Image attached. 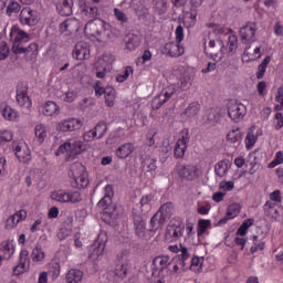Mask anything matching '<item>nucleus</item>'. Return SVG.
I'll use <instances>...</instances> for the list:
<instances>
[{
    "instance_id": "obj_1",
    "label": "nucleus",
    "mask_w": 283,
    "mask_h": 283,
    "mask_svg": "<svg viewBox=\"0 0 283 283\" xmlns=\"http://www.w3.org/2000/svg\"><path fill=\"white\" fill-rule=\"evenodd\" d=\"M203 50L205 54L210 56L216 63H220L224 59L227 49L224 48V42L220 39H212L208 35L203 39Z\"/></svg>"
},
{
    "instance_id": "obj_2",
    "label": "nucleus",
    "mask_w": 283,
    "mask_h": 283,
    "mask_svg": "<svg viewBox=\"0 0 283 283\" xmlns=\"http://www.w3.org/2000/svg\"><path fill=\"white\" fill-rule=\"evenodd\" d=\"M112 198H114V187L106 185L104 187V197L98 201L97 207L111 216V218H117L118 210L116 206L112 205Z\"/></svg>"
},
{
    "instance_id": "obj_3",
    "label": "nucleus",
    "mask_w": 283,
    "mask_h": 283,
    "mask_svg": "<svg viewBox=\"0 0 283 283\" xmlns=\"http://www.w3.org/2000/svg\"><path fill=\"white\" fill-rule=\"evenodd\" d=\"M87 150V144L83 140L77 139H69L64 144H62L57 150L56 156H61V154H69V156H80L83 151Z\"/></svg>"
},
{
    "instance_id": "obj_4",
    "label": "nucleus",
    "mask_w": 283,
    "mask_h": 283,
    "mask_svg": "<svg viewBox=\"0 0 283 283\" xmlns=\"http://www.w3.org/2000/svg\"><path fill=\"white\" fill-rule=\"evenodd\" d=\"M10 39L12 41L13 54H21L23 43L30 41V35L18 25H13L10 31Z\"/></svg>"
},
{
    "instance_id": "obj_5",
    "label": "nucleus",
    "mask_w": 283,
    "mask_h": 283,
    "mask_svg": "<svg viewBox=\"0 0 283 283\" xmlns=\"http://www.w3.org/2000/svg\"><path fill=\"white\" fill-rule=\"evenodd\" d=\"M72 177L74 180V187L77 189H85L90 185V179L87 178V172H85V167L81 164H73L71 167Z\"/></svg>"
},
{
    "instance_id": "obj_6",
    "label": "nucleus",
    "mask_w": 283,
    "mask_h": 283,
    "mask_svg": "<svg viewBox=\"0 0 283 283\" xmlns=\"http://www.w3.org/2000/svg\"><path fill=\"white\" fill-rule=\"evenodd\" d=\"M51 199L55 200V202H71L72 205H76V202L83 200V197H81L80 191L57 190L51 193Z\"/></svg>"
},
{
    "instance_id": "obj_7",
    "label": "nucleus",
    "mask_w": 283,
    "mask_h": 283,
    "mask_svg": "<svg viewBox=\"0 0 283 283\" xmlns=\"http://www.w3.org/2000/svg\"><path fill=\"white\" fill-rule=\"evenodd\" d=\"M228 115L233 123H240L247 116V106L240 102H231L228 106Z\"/></svg>"
},
{
    "instance_id": "obj_8",
    "label": "nucleus",
    "mask_w": 283,
    "mask_h": 283,
    "mask_svg": "<svg viewBox=\"0 0 283 283\" xmlns=\"http://www.w3.org/2000/svg\"><path fill=\"white\" fill-rule=\"evenodd\" d=\"M184 233L185 224L180 221L171 220L166 231V240H169V242H178V239Z\"/></svg>"
},
{
    "instance_id": "obj_9",
    "label": "nucleus",
    "mask_w": 283,
    "mask_h": 283,
    "mask_svg": "<svg viewBox=\"0 0 283 283\" xmlns=\"http://www.w3.org/2000/svg\"><path fill=\"white\" fill-rule=\"evenodd\" d=\"M174 94H176V85L175 84L165 87L160 92V94L153 99V102H151L153 109H160V107H163V105H165V103H167L169 101V98H171V96H174Z\"/></svg>"
},
{
    "instance_id": "obj_10",
    "label": "nucleus",
    "mask_w": 283,
    "mask_h": 283,
    "mask_svg": "<svg viewBox=\"0 0 283 283\" xmlns=\"http://www.w3.org/2000/svg\"><path fill=\"white\" fill-rule=\"evenodd\" d=\"M84 32L86 36H93L98 40L105 32V23L101 20H90L84 28Z\"/></svg>"
},
{
    "instance_id": "obj_11",
    "label": "nucleus",
    "mask_w": 283,
    "mask_h": 283,
    "mask_svg": "<svg viewBox=\"0 0 283 283\" xmlns=\"http://www.w3.org/2000/svg\"><path fill=\"white\" fill-rule=\"evenodd\" d=\"M168 251H170V253H177L180 269H185V266H187V260L191 258V253H189V249H187V247H184L182 244H172L168 245Z\"/></svg>"
},
{
    "instance_id": "obj_12",
    "label": "nucleus",
    "mask_w": 283,
    "mask_h": 283,
    "mask_svg": "<svg viewBox=\"0 0 283 283\" xmlns=\"http://www.w3.org/2000/svg\"><path fill=\"white\" fill-rule=\"evenodd\" d=\"M14 155L20 163L27 164L32 160V151L25 143H13Z\"/></svg>"
},
{
    "instance_id": "obj_13",
    "label": "nucleus",
    "mask_w": 283,
    "mask_h": 283,
    "mask_svg": "<svg viewBox=\"0 0 283 283\" xmlns=\"http://www.w3.org/2000/svg\"><path fill=\"white\" fill-rule=\"evenodd\" d=\"M20 22L22 25H29L32 28L39 23V13L32 10L30 7H25L20 12Z\"/></svg>"
},
{
    "instance_id": "obj_14",
    "label": "nucleus",
    "mask_w": 283,
    "mask_h": 283,
    "mask_svg": "<svg viewBox=\"0 0 283 283\" xmlns=\"http://www.w3.org/2000/svg\"><path fill=\"white\" fill-rule=\"evenodd\" d=\"M80 30L81 21L76 18H69L60 24V32L64 36H70V34H74V32H78Z\"/></svg>"
},
{
    "instance_id": "obj_15",
    "label": "nucleus",
    "mask_w": 283,
    "mask_h": 283,
    "mask_svg": "<svg viewBox=\"0 0 283 283\" xmlns=\"http://www.w3.org/2000/svg\"><path fill=\"white\" fill-rule=\"evenodd\" d=\"M255 32H258V24L255 22H248L240 29V36L243 43H253L255 41Z\"/></svg>"
},
{
    "instance_id": "obj_16",
    "label": "nucleus",
    "mask_w": 283,
    "mask_h": 283,
    "mask_svg": "<svg viewBox=\"0 0 283 283\" xmlns=\"http://www.w3.org/2000/svg\"><path fill=\"white\" fill-rule=\"evenodd\" d=\"M25 271H30V252L28 250H21L19 264L13 268V275H23Z\"/></svg>"
},
{
    "instance_id": "obj_17",
    "label": "nucleus",
    "mask_w": 283,
    "mask_h": 283,
    "mask_svg": "<svg viewBox=\"0 0 283 283\" xmlns=\"http://www.w3.org/2000/svg\"><path fill=\"white\" fill-rule=\"evenodd\" d=\"M177 174L181 180H196L198 178V167L195 165H179Z\"/></svg>"
},
{
    "instance_id": "obj_18",
    "label": "nucleus",
    "mask_w": 283,
    "mask_h": 283,
    "mask_svg": "<svg viewBox=\"0 0 283 283\" xmlns=\"http://www.w3.org/2000/svg\"><path fill=\"white\" fill-rule=\"evenodd\" d=\"M17 103L21 109L30 112L32 108V99H30V96H28V87L19 86L17 88Z\"/></svg>"
},
{
    "instance_id": "obj_19",
    "label": "nucleus",
    "mask_w": 283,
    "mask_h": 283,
    "mask_svg": "<svg viewBox=\"0 0 283 283\" xmlns=\"http://www.w3.org/2000/svg\"><path fill=\"white\" fill-rule=\"evenodd\" d=\"M83 127V122L78 118H67L64 120H61L57 124V132H76V129H81Z\"/></svg>"
},
{
    "instance_id": "obj_20",
    "label": "nucleus",
    "mask_w": 283,
    "mask_h": 283,
    "mask_svg": "<svg viewBox=\"0 0 283 283\" xmlns=\"http://www.w3.org/2000/svg\"><path fill=\"white\" fill-rule=\"evenodd\" d=\"M90 43L80 41L73 49V57L77 61H85L90 59Z\"/></svg>"
},
{
    "instance_id": "obj_21",
    "label": "nucleus",
    "mask_w": 283,
    "mask_h": 283,
    "mask_svg": "<svg viewBox=\"0 0 283 283\" xmlns=\"http://www.w3.org/2000/svg\"><path fill=\"white\" fill-rule=\"evenodd\" d=\"M28 218V211L20 210L15 212L13 216L9 217L6 222V229L8 231L15 229L19 222H23Z\"/></svg>"
},
{
    "instance_id": "obj_22",
    "label": "nucleus",
    "mask_w": 283,
    "mask_h": 283,
    "mask_svg": "<svg viewBox=\"0 0 283 283\" xmlns=\"http://www.w3.org/2000/svg\"><path fill=\"white\" fill-rule=\"evenodd\" d=\"M170 264L171 259L169 256H156L151 264L153 273H163L164 269H167Z\"/></svg>"
},
{
    "instance_id": "obj_23",
    "label": "nucleus",
    "mask_w": 283,
    "mask_h": 283,
    "mask_svg": "<svg viewBox=\"0 0 283 283\" xmlns=\"http://www.w3.org/2000/svg\"><path fill=\"white\" fill-rule=\"evenodd\" d=\"M74 6V0H59L55 3L56 11L61 17H70L72 14V8Z\"/></svg>"
},
{
    "instance_id": "obj_24",
    "label": "nucleus",
    "mask_w": 283,
    "mask_h": 283,
    "mask_svg": "<svg viewBox=\"0 0 283 283\" xmlns=\"http://www.w3.org/2000/svg\"><path fill=\"white\" fill-rule=\"evenodd\" d=\"M240 211H242V207L240 206V203H231L228 207L226 217H223L219 221V224H227L229 220H233V218H238V216L240 214Z\"/></svg>"
},
{
    "instance_id": "obj_25",
    "label": "nucleus",
    "mask_w": 283,
    "mask_h": 283,
    "mask_svg": "<svg viewBox=\"0 0 283 283\" xmlns=\"http://www.w3.org/2000/svg\"><path fill=\"white\" fill-rule=\"evenodd\" d=\"M133 222L136 235H138V238H145L147 223L143 220V217H140V214H134Z\"/></svg>"
},
{
    "instance_id": "obj_26",
    "label": "nucleus",
    "mask_w": 283,
    "mask_h": 283,
    "mask_svg": "<svg viewBox=\"0 0 283 283\" xmlns=\"http://www.w3.org/2000/svg\"><path fill=\"white\" fill-rule=\"evenodd\" d=\"M124 43H125V50L128 52H134L138 45H140V38L136 34L128 33L124 38Z\"/></svg>"
},
{
    "instance_id": "obj_27",
    "label": "nucleus",
    "mask_w": 283,
    "mask_h": 283,
    "mask_svg": "<svg viewBox=\"0 0 283 283\" xmlns=\"http://www.w3.org/2000/svg\"><path fill=\"white\" fill-rule=\"evenodd\" d=\"M99 63L104 66L102 71H98V69H96V76L97 78H104L106 76L105 70H107V65H112V63H114V55L109 53L103 54L102 59H99Z\"/></svg>"
},
{
    "instance_id": "obj_28",
    "label": "nucleus",
    "mask_w": 283,
    "mask_h": 283,
    "mask_svg": "<svg viewBox=\"0 0 283 283\" xmlns=\"http://www.w3.org/2000/svg\"><path fill=\"white\" fill-rule=\"evenodd\" d=\"M139 160L142 163V167L146 171H156L158 169V166L156 165V158H153L151 156L144 154L139 157Z\"/></svg>"
},
{
    "instance_id": "obj_29",
    "label": "nucleus",
    "mask_w": 283,
    "mask_h": 283,
    "mask_svg": "<svg viewBox=\"0 0 283 283\" xmlns=\"http://www.w3.org/2000/svg\"><path fill=\"white\" fill-rule=\"evenodd\" d=\"M169 56H182L185 54V48L180 45V42H169L165 45Z\"/></svg>"
},
{
    "instance_id": "obj_30",
    "label": "nucleus",
    "mask_w": 283,
    "mask_h": 283,
    "mask_svg": "<svg viewBox=\"0 0 283 283\" xmlns=\"http://www.w3.org/2000/svg\"><path fill=\"white\" fill-rule=\"evenodd\" d=\"M134 149H135L134 144L126 143L117 148L116 156L117 158H122V159L129 158V156L134 154Z\"/></svg>"
},
{
    "instance_id": "obj_31",
    "label": "nucleus",
    "mask_w": 283,
    "mask_h": 283,
    "mask_svg": "<svg viewBox=\"0 0 283 283\" xmlns=\"http://www.w3.org/2000/svg\"><path fill=\"white\" fill-rule=\"evenodd\" d=\"M1 116H2V118H4V120H10V122L19 120V112L17 109L12 108V106L6 105L1 109Z\"/></svg>"
},
{
    "instance_id": "obj_32",
    "label": "nucleus",
    "mask_w": 283,
    "mask_h": 283,
    "mask_svg": "<svg viewBox=\"0 0 283 283\" xmlns=\"http://www.w3.org/2000/svg\"><path fill=\"white\" fill-rule=\"evenodd\" d=\"M214 174L218 178H224L229 174V159H222L214 165Z\"/></svg>"
},
{
    "instance_id": "obj_33",
    "label": "nucleus",
    "mask_w": 283,
    "mask_h": 283,
    "mask_svg": "<svg viewBox=\"0 0 283 283\" xmlns=\"http://www.w3.org/2000/svg\"><path fill=\"white\" fill-rule=\"evenodd\" d=\"M83 271L71 269L65 275L66 283H81L83 282Z\"/></svg>"
},
{
    "instance_id": "obj_34",
    "label": "nucleus",
    "mask_w": 283,
    "mask_h": 283,
    "mask_svg": "<svg viewBox=\"0 0 283 283\" xmlns=\"http://www.w3.org/2000/svg\"><path fill=\"white\" fill-rule=\"evenodd\" d=\"M157 213L166 221L169 220L174 214V203L171 202L164 203L160 207V209L157 211Z\"/></svg>"
},
{
    "instance_id": "obj_35",
    "label": "nucleus",
    "mask_w": 283,
    "mask_h": 283,
    "mask_svg": "<svg viewBox=\"0 0 283 283\" xmlns=\"http://www.w3.org/2000/svg\"><path fill=\"white\" fill-rule=\"evenodd\" d=\"M35 132V138L39 145H43L45 142V138H48V128L43 124H39L34 128Z\"/></svg>"
},
{
    "instance_id": "obj_36",
    "label": "nucleus",
    "mask_w": 283,
    "mask_h": 283,
    "mask_svg": "<svg viewBox=\"0 0 283 283\" xmlns=\"http://www.w3.org/2000/svg\"><path fill=\"white\" fill-rule=\"evenodd\" d=\"M165 222H167L160 214H158V212H156L151 219H150V228L149 231L156 232L158 231V229H160L163 227V224H165Z\"/></svg>"
},
{
    "instance_id": "obj_37",
    "label": "nucleus",
    "mask_w": 283,
    "mask_h": 283,
    "mask_svg": "<svg viewBox=\"0 0 283 283\" xmlns=\"http://www.w3.org/2000/svg\"><path fill=\"white\" fill-rule=\"evenodd\" d=\"M127 270L128 265L127 263H119L115 266V270L113 271L115 280H125L127 277Z\"/></svg>"
},
{
    "instance_id": "obj_38",
    "label": "nucleus",
    "mask_w": 283,
    "mask_h": 283,
    "mask_svg": "<svg viewBox=\"0 0 283 283\" xmlns=\"http://www.w3.org/2000/svg\"><path fill=\"white\" fill-rule=\"evenodd\" d=\"M82 14L84 19H91V21H96V18L98 17V8H96L95 6H85L82 10Z\"/></svg>"
},
{
    "instance_id": "obj_39",
    "label": "nucleus",
    "mask_w": 283,
    "mask_h": 283,
    "mask_svg": "<svg viewBox=\"0 0 283 283\" xmlns=\"http://www.w3.org/2000/svg\"><path fill=\"white\" fill-rule=\"evenodd\" d=\"M57 96L61 101H64L65 103H74L76 101V97L78 96V93L74 90H69L66 92H59Z\"/></svg>"
},
{
    "instance_id": "obj_40",
    "label": "nucleus",
    "mask_w": 283,
    "mask_h": 283,
    "mask_svg": "<svg viewBox=\"0 0 283 283\" xmlns=\"http://www.w3.org/2000/svg\"><path fill=\"white\" fill-rule=\"evenodd\" d=\"M105 252V241H99L94 244L93 251L90 255L92 260H98L101 255Z\"/></svg>"
},
{
    "instance_id": "obj_41",
    "label": "nucleus",
    "mask_w": 283,
    "mask_h": 283,
    "mask_svg": "<svg viewBox=\"0 0 283 283\" xmlns=\"http://www.w3.org/2000/svg\"><path fill=\"white\" fill-rule=\"evenodd\" d=\"M198 112H200V104L198 102H192L185 109L184 115L187 116V118H195V116H198Z\"/></svg>"
},
{
    "instance_id": "obj_42",
    "label": "nucleus",
    "mask_w": 283,
    "mask_h": 283,
    "mask_svg": "<svg viewBox=\"0 0 283 283\" xmlns=\"http://www.w3.org/2000/svg\"><path fill=\"white\" fill-rule=\"evenodd\" d=\"M270 63H271V55H268L259 65L258 72H256V78H259V81L264 78V74H266V69L269 67Z\"/></svg>"
},
{
    "instance_id": "obj_43",
    "label": "nucleus",
    "mask_w": 283,
    "mask_h": 283,
    "mask_svg": "<svg viewBox=\"0 0 283 283\" xmlns=\"http://www.w3.org/2000/svg\"><path fill=\"white\" fill-rule=\"evenodd\" d=\"M263 211L268 218H275L277 216L279 211L275 207V203L272 201H266L263 206Z\"/></svg>"
},
{
    "instance_id": "obj_44",
    "label": "nucleus",
    "mask_w": 283,
    "mask_h": 283,
    "mask_svg": "<svg viewBox=\"0 0 283 283\" xmlns=\"http://www.w3.org/2000/svg\"><path fill=\"white\" fill-rule=\"evenodd\" d=\"M43 114L44 116H54V114H59V105L52 101L46 102L44 105Z\"/></svg>"
},
{
    "instance_id": "obj_45",
    "label": "nucleus",
    "mask_w": 283,
    "mask_h": 283,
    "mask_svg": "<svg viewBox=\"0 0 283 283\" xmlns=\"http://www.w3.org/2000/svg\"><path fill=\"white\" fill-rule=\"evenodd\" d=\"M253 243L250 249V253H258V251H264V240L260 239L258 235L252 237Z\"/></svg>"
},
{
    "instance_id": "obj_46",
    "label": "nucleus",
    "mask_w": 283,
    "mask_h": 283,
    "mask_svg": "<svg viewBox=\"0 0 283 283\" xmlns=\"http://www.w3.org/2000/svg\"><path fill=\"white\" fill-rule=\"evenodd\" d=\"M242 130L240 128H233L227 135L228 143H240L242 140Z\"/></svg>"
},
{
    "instance_id": "obj_47",
    "label": "nucleus",
    "mask_w": 283,
    "mask_h": 283,
    "mask_svg": "<svg viewBox=\"0 0 283 283\" xmlns=\"http://www.w3.org/2000/svg\"><path fill=\"white\" fill-rule=\"evenodd\" d=\"M32 262H43L45 260V252L41 245H36L31 253Z\"/></svg>"
},
{
    "instance_id": "obj_48",
    "label": "nucleus",
    "mask_w": 283,
    "mask_h": 283,
    "mask_svg": "<svg viewBox=\"0 0 283 283\" xmlns=\"http://www.w3.org/2000/svg\"><path fill=\"white\" fill-rule=\"evenodd\" d=\"M104 97L107 107H114V101L116 99V90L107 87Z\"/></svg>"
},
{
    "instance_id": "obj_49",
    "label": "nucleus",
    "mask_w": 283,
    "mask_h": 283,
    "mask_svg": "<svg viewBox=\"0 0 283 283\" xmlns=\"http://www.w3.org/2000/svg\"><path fill=\"white\" fill-rule=\"evenodd\" d=\"M255 143H258V136H255V134L253 133V128H251L245 136L247 149H253Z\"/></svg>"
},
{
    "instance_id": "obj_50",
    "label": "nucleus",
    "mask_w": 283,
    "mask_h": 283,
    "mask_svg": "<svg viewBox=\"0 0 283 283\" xmlns=\"http://www.w3.org/2000/svg\"><path fill=\"white\" fill-rule=\"evenodd\" d=\"M228 52L229 54H234L235 50H238V35L230 34L228 36Z\"/></svg>"
},
{
    "instance_id": "obj_51",
    "label": "nucleus",
    "mask_w": 283,
    "mask_h": 283,
    "mask_svg": "<svg viewBox=\"0 0 283 283\" xmlns=\"http://www.w3.org/2000/svg\"><path fill=\"white\" fill-rule=\"evenodd\" d=\"M178 85L182 92H187V90L191 87V76L189 74H185L179 78Z\"/></svg>"
},
{
    "instance_id": "obj_52",
    "label": "nucleus",
    "mask_w": 283,
    "mask_h": 283,
    "mask_svg": "<svg viewBox=\"0 0 283 283\" xmlns=\"http://www.w3.org/2000/svg\"><path fill=\"white\" fill-rule=\"evenodd\" d=\"M171 144H169V139H164L161 143V146L159 148V151L164 158H169L171 156Z\"/></svg>"
},
{
    "instance_id": "obj_53",
    "label": "nucleus",
    "mask_w": 283,
    "mask_h": 283,
    "mask_svg": "<svg viewBox=\"0 0 283 283\" xmlns=\"http://www.w3.org/2000/svg\"><path fill=\"white\" fill-rule=\"evenodd\" d=\"M93 130L95 132L97 139H101L105 136V132H107V124L105 122H99L95 125Z\"/></svg>"
},
{
    "instance_id": "obj_54",
    "label": "nucleus",
    "mask_w": 283,
    "mask_h": 283,
    "mask_svg": "<svg viewBox=\"0 0 283 283\" xmlns=\"http://www.w3.org/2000/svg\"><path fill=\"white\" fill-rule=\"evenodd\" d=\"M198 227L199 229H198L197 235L200 238V235H205V232L207 231V229L211 227V220L201 219L199 220Z\"/></svg>"
},
{
    "instance_id": "obj_55",
    "label": "nucleus",
    "mask_w": 283,
    "mask_h": 283,
    "mask_svg": "<svg viewBox=\"0 0 283 283\" xmlns=\"http://www.w3.org/2000/svg\"><path fill=\"white\" fill-rule=\"evenodd\" d=\"M14 138V133L12 130H0V145H3V143H10Z\"/></svg>"
},
{
    "instance_id": "obj_56",
    "label": "nucleus",
    "mask_w": 283,
    "mask_h": 283,
    "mask_svg": "<svg viewBox=\"0 0 283 283\" xmlns=\"http://www.w3.org/2000/svg\"><path fill=\"white\" fill-rule=\"evenodd\" d=\"M20 54H39V44L33 42L28 48L22 46Z\"/></svg>"
},
{
    "instance_id": "obj_57",
    "label": "nucleus",
    "mask_w": 283,
    "mask_h": 283,
    "mask_svg": "<svg viewBox=\"0 0 283 283\" xmlns=\"http://www.w3.org/2000/svg\"><path fill=\"white\" fill-rule=\"evenodd\" d=\"M132 74H134V69L132 66H126L124 74L117 75L116 77L117 83H125V81L129 78Z\"/></svg>"
},
{
    "instance_id": "obj_58",
    "label": "nucleus",
    "mask_w": 283,
    "mask_h": 283,
    "mask_svg": "<svg viewBox=\"0 0 283 283\" xmlns=\"http://www.w3.org/2000/svg\"><path fill=\"white\" fill-rule=\"evenodd\" d=\"M277 165H283V153L277 151L274 159L268 165L269 169H275Z\"/></svg>"
},
{
    "instance_id": "obj_59",
    "label": "nucleus",
    "mask_w": 283,
    "mask_h": 283,
    "mask_svg": "<svg viewBox=\"0 0 283 283\" xmlns=\"http://www.w3.org/2000/svg\"><path fill=\"white\" fill-rule=\"evenodd\" d=\"M191 136L189 135V130L187 128H184L179 134V139L177 140L178 144L182 143V145H189Z\"/></svg>"
},
{
    "instance_id": "obj_60",
    "label": "nucleus",
    "mask_w": 283,
    "mask_h": 283,
    "mask_svg": "<svg viewBox=\"0 0 283 283\" xmlns=\"http://www.w3.org/2000/svg\"><path fill=\"white\" fill-rule=\"evenodd\" d=\"M185 151H187V146L182 143H176L175 146V157L176 158H184L185 157Z\"/></svg>"
},
{
    "instance_id": "obj_61",
    "label": "nucleus",
    "mask_w": 283,
    "mask_h": 283,
    "mask_svg": "<svg viewBox=\"0 0 283 283\" xmlns=\"http://www.w3.org/2000/svg\"><path fill=\"white\" fill-rule=\"evenodd\" d=\"M220 111L218 108H211L208 112V120L209 123H218L220 120Z\"/></svg>"
},
{
    "instance_id": "obj_62",
    "label": "nucleus",
    "mask_w": 283,
    "mask_h": 283,
    "mask_svg": "<svg viewBox=\"0 0 283 283\" xmlns=\"http://www.w3.org/2000/svg\"><path fill=\"white\" fill-rule=\"evenodd\" d=\"M202 262H205L203 258H200V256L192 258L190 269L192 271H198V269H202Z\"/></svg>"
},
{
    "instance_id": "obj_63",
    "label": "nucleus",
    "mask_w": 283,
    "mask_h": 283,
    "mask_svg": "<svg viewBox=\"0 0 283 283\" xmlns=\"http://www.w3.org/2000/svg\"><path fill=\"white\" fill-rule=\"evenodd\" d=\"M10 55V48H8V43H0V61H6V59Z\"/></svg>"
},
{
    "instance_id": "obj_64",
    "label": "nucleus",
    "mask_w": 283,
    "mask_h": 283,
    "mask_svg": "<svg viewBox=\"0 0 283 283\" xmlns=\"http://www.w3.org/2000/svg\"><path fill=\"white\" fill-rule=\"evenodd\" d=\"M283 127V114L276 113L274 116V129H282Z\"/></svg>"
}]
</instances>
